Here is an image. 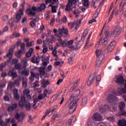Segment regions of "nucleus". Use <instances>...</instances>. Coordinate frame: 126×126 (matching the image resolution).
<instances>
[{"label":"nucleus","mask_w":126,"mask_h":126,"mask_svg":"<svg viewBox=\"0 0 126 126\" xmlns=\"http://www.w3.org/2000/svg\"><path fill=\"white\" fill-rule=\"evenodd\" d=\"M73 44V40H69V41H67V47L68 48L71 47L72 46V44Z\"/></svg>","instance_id":"2f4dec72"},{"label":"nucleus","mask_w":126,"mask_h":126,"mask_svg":"<svg viewBox=\"0 0 126 126\" xmlns=\"http://www.w3.org/2000/svg\"><path fill=\"white\" fill-rule=\"evenodd\" d=\"M23 51L21 50H19L17 52H16L15 53V55L16 57H17V58H20V56H21V53H22Z\"/></svg>","instance_id":"58836bf2"},{"label":"nucleus","mask_w":126,"mask_h":126,"mask_svg":"<svg viewBox=\"0 0 126 126\" xmlns=\"http://www.w3.org/2000/svg\"><path fill=\"white\" fill-rule=\"evenodd\" d=\"M95 55L97 57V59H98V60H104V58H105V55L103 53V51L99 49L96 50Z\"/></svg>","instance_id":"1a4fd4ad"},{"label":"nucleus","mask_w":126,"mask_h":126,"mask_svg":"<svg viewBox=\"0 0 126 126\" xmlns=\"http://www.w3.org/2000/svg\"><path fill=\"white\" fill-rule=\"evenodd\" d=\"M26 13L28 15H32V10L31 9H28L26 11Z\"/></svg>","instance_id":"49530a36"},{"label":"nucleus","mask_w":126,"mask_h":126,"mask_svg":"<svg viewBox=\"0 0 126 126\" xmlns=\"http://www.w3.org/2000/svg\"><path fill=\"white\" fill-rule=\"evenodd\" d=\"M32 55V48H30L29 50V52L26 54V57H27V58H30Z\"/></svg>","instance_id":"4c0bfd02"},{"label":"nucleus","mask_w":126,"mask_h":126,"mask_svg":"<svg viewBox=\"0 0 126 126\" xmlns=\"http://www.w3.org/2000/svg\"><path fill=\"white\" fill-rule=\"evenodd\" d=\"M9 76H12L13 78H15L17 77V73L13 71H9L8 72Z\"/></svg>","instance_id":"aec40b11"},{"label":"nucleus","mask_w":126,"mask_h":126,"mask_svg":"<svg viewBox=\"0 0 126 126\" xmlns=\"http://www.w3.org/2000/svg\"><path fill=\"white\" fill-rule=\"evenodd\" d=\"M119 126H126V120L125 119H122L118 121Z\"/></svg>","instance_id":"6ab92c4d"},{"label":"nucleus","mask_w":126,"mask_h":126,"mask_svg":"<svg viewBox=\"0 0 126 126\" xmlns=\"http://www.w3.org/2000/svg\"><path fill=\"white\" fill-rule=\"evenodd\" d=\"M58 42H59L60 45H61V46L63 48L64 47H67V40H63V39H62V38L59 37L58 39Z\"/></svg>","instance_id":"9b49d317"},{"label":"nucleus","mask_w":126,"mask_h":126,"mask_svg":"<svg viewBox=\"0 0 126 126\" xmlns=\"http://www.w3.org/2000/svg\"><path fill=\"white\" fill-rule=\"evenodd\" d=\"M32 11H35L37 12H40V10H39V9H38V7H36L35 6L32 7Z\"/></svg>","instance_id":"09e8293b"},{"label":"nucleus","mask_w":126,"mask_h":126,"mask_svg":"<svg viewBox=\"0 0 126 126\" xmlns=\"http://www.w3.org/2000/svg\"><path fill=\"white\" fill-rule=\"evenodd\" d=\"M61 21L62 22H63V23H66V21H67V18H66V16H63Z\"/></svg>","instance_id":"3c124183"},{"label":"nucleus","mask_w":126,"mask_h":126,"mask_svg":"<svg viewBox=\"0 0 126 126\" xmlns=\"http://www.w3.org/2000/svg\"><path fill=\"white\" fill-rule=\"evenodd\" d=\"M101 43L102 45L106 46V45H108V40H107V38H104L101 40Z\"/></svg>","instance_id":"e433bc0d"},{"label":"nucleus","mask_w":126,"mask_h":126,"mask_svg":"<svg viewBox=\"0 0 126 126\" xmlns=\"http://www.w3.org/2000/svg\"><path fill=\"white\" fill-rule=\"evenodd\" d=\"M63 34H65V35H67L68 34V30L67 29H66L64 27L63 28Z\"/></svg>","instance_id":"79ce46f5"},{"label":"nucleus","mask_w":126,"mask_h":126,"mask_svg":"<svg viewBox=\"0 0 126 126\" xmlns=\"http://www.w3.org/2000/svg\"><path fill=\"white\" fill-rule=\"evenodd\" d=\"M25 104V97L24 96H22L21 100L19 103L20 107H23Z\"/></svg>","instance_id":"412c9836"},{"label":"nucleus","mask_w":126,"mask_h":126,"mask_svg":"<svg viewBox=\"0 0 126 126\" xmlns=\"http://www.w3.org/2000/svg\"><path fill=\"white\" fill-rule=\"evenodd\" d=\"M12 54H13V51H12V49H10L8 53L6 55V57L10 60L12 58Z\"/></svg>","instance_id":"b1692460"},{"label":"nucleus","mask_w":126,"mask_h":126,"mask_svg":"<svg viewBox=\"0 0 126 126\" xmlns=\"http://www.w3.org/2000/svg\"><path fill=\"white\" fill-rule=\"evenodd\" d=\"M36 43H37V44H38V45H41V44H42V43H43V42L42 41V40H41V39H37L36 41Z\"/></svg>","instance_id":"69168bd1"},{"label":"nucleus","mask_w":126,"mask_h":126,"mask_svg":"<svg viewBox=\"0 0 126 126\" xmlns=\"http://www.w3.org/2000/svg\"><path fill=\"white\" fill-rule=\"evenodd\" d=\"M100 80H101V75H99L97 76V77L96 78V85L99 83V81H100Z\"/></svg>","instance_id":"c03bdc74"},{"label":"nucleus","mask_w":126,"mask_h":126,"mask_svg":"<svg viewBox=\"0 0 126 126\" xmlns=\"http://www.w3.org/2000/svg\"><path fill=\"white\" fill-rule=\"evenodd\" d=\"M115 12V9L112 11V13L110 15L109 19H108V22H111V20L113 19V17L114 16V13Z\"/></svg>","instance_id":"a19ab883"},{"label":"nucleus","mask_w":126,"mask_h":126,"mask_svg":"<svg viewBox=\"0 0 126 126\" xmlns=\"http://www.w3.org/2000/svg\"><path fill=\"white\" fill-rule=\"evenodd\" d=\"M103 117L99 113H95L94 115L93 119H90L88 121V126H92L93 125H94V121H96L99 122L102 121Z\"/></svg>","instance_id":"7ed1b4c3"},{"label":"nucleus","mask_w":126,"mask_h":126,"mask_svg":"<svg viewBox=\"0 0 126 126\" xmlns=\"http://www.w3.org/2000/svg\"><path fill=\"white\" fill-rule=\"evenodd\" d=\"M69 120H71L72 123V122H75V121H76V116L73 115Z\"/></svg>","instance_id":"603ef678"},{"label":"nucleus","mask_w":126,"mask_h":126,"mask_svg":"<svg viewBox=\"0 0 126 126\" xmlns=\"http://www.w3.org/2000/svg\"><path fill=\"white\" fill-rule=\"evenodd\" d=\"M42 52L43 54H46L48 52V47L47 46H45V47L43 49Z\"/></svg>","instance_id":"4d7b16f0"},{"label":"nucleus","mask_w":126,"mask_h":126,"mask_svg":"<svg viewBox=\"0 0 126 126\" xmlns=\"http://www.w3.org/2000/svg\"><path fill=\"white\" fill-rule=\"evenodd\" d=\"M12 36H13V37H15V38H18V37H19L20 36V33L14 32L13 33Z\"/></svg>","instance_id":"a18cd8bd"},{"label":"nucleus","mask_w":126,"mask_h":126,"mask_svg":"<svg viewBox=\"0 0 126 126\" xmlns=\"http://www.w3.org/2000/svg\"><path fill=\"white\" fill-rule=\"evenodd\" d=\"M80 94V90H75L72 95H71L70 100H68L69 109V114H72L76 110V107H77V103L79 101V98H76V97H78Z\"/></svg>","instance_id":"f257e3e1"},{"label":"nucleus","mask_w":126,"mask_h":126,"mask_svg":"<svg viewBox=\"0 0 126 126\" xmlns=\"http://www.w3.org/2000/svg\"><path fill=\"white\" fill-rule=\"evenodd\" d=\"M15 99H16V100H18L19 99V94H14Z\"/></svg>","instance_id":"052dcab7"},{"label":"nucleus","mask_w":126,"mask_h":126,"mask_svg":"<svg viewBox=\"0 0 126 126\" xmlns=\"http://www.w3.org/2000/svg\"><path fill=\"white\" fill-rule=\"evenodd\" d=\"M71 120H68L66 122V126H71Z\"/></svg>","instance_id":"de8ad7c7"},{"label":"nucleus","mask_w":126,"mask_h":126,"mask_svg":"<svg viewBox=\"0 0 126 126\" xmlns=\"http://www.w3.org/2000/svg\"><path fill=\"white\" fill-rule=\"evenodd\" d=\"M68 4H67V6L65 8V10L67 11H70V9H71V6L72 4H74L77 2L76 0H68Z\"/></svg>","instance_id":"6e6552de"},{"label":"nucleus","mask_w":126,"mask_h":126,"mask_svg":"<svg viewBox=\"0 0 126 126\" xmlns=\"http://www.w3.org/2000/svg\"><path fill=\"white\" fill-rule=\"evenodd\" d=\"M57 108H58V105H56L55 106H54L52 109H49L50 113H53L54 111L56 110Z\"/></svg>","instance_id":"6e6d98bb"},{"label":"nucleus","mask_w":126,"mask_h":126,"mask_svg":"<svg viewBox=\"0 0 126 126\" xmlns=\"http://www.w3.org/2000/svg\"><path fill=\"white\" fill-rule=\"evenodd\" d=\"M29 93H30V91H29V90L28 89H26L23 92V94H24V95H28V94H29Z\"/></svg>","instance_id":"864d4df0"},{"label":"nucleus","mask_w":126,"mask_h":126,"mask_svg":"<svg viewBox=\"0 0 126 126\" xmlns=\"http://www.w3.org/2000/svg\"><path fill=\"white\" fill-rule=\"evenodd\" d=\"M81 23V21L78 20L74 23L70 22L68 23V26L69 27V29H72L73 28V31H77L78 28H79V24Z\"/></svg>","instance_id":"20e7f679"},{"label":"nucleus","mask_w":126,"mask_h":126,"mask_svg":"<svg viewBox=\"0 0 126 126\" xmlns=\"http://www.w3.org/2000/svg\"><path fill=\"white\" fill-rule=\"evenodd\" d=\"M39 71L41 75H44L45 74V68L43 67L39 68Z\"/></svg>","instance_id":"c756f323"},{"label":"nucleus","mask_w":126,"mask_h":126,"mask_svg":"<svg viewBox=\"0 0 126 126\" xmlns=\"http://www.w3.org/2000/svg\"><path fill=\"white\" fill-rule=\"evenodd\" d=\"M46 4L42 3L40 5V7H38V9L39 10V11H42V10L46 9Z\"/></svg>","instance_id":"393cba45"},{"label":"nucleus","mask_w":126,"mask_h":126,"mask_svg":"<svg viewBox=\"0 0 126 126\" xmlns=\"http://www.w3.org/2000/svg\"><path fill=\"white\" fill-rule=\"evenodd\" d=\"M19 80H20L17 79L15 81L14 83L16 85H17V86H18L19 85Z\"/></svg>","instance_id":"338daca9"},{"label":"nucleus","mask_w":126,"mask_h":126,"mask_svg":"<svg viewBox=\"0 0 126 126\" xmlns=\"http://www.w3.org/2000/svg\"><path fill=\"white\" fill-rule=\"evenodd\" d=\"M22 75H25L26 76H28L29 75V71L24 70L21 72Z\"/></svg>","instance_id":"473e14b6"},{"label":"nucleus","mask_w":126,"mask_h":126,"mask_svg":"<svg viewBox=\"0 0 126 126\" xmlns=\"http://www.w3.org/2000/svg\"><path fill=\"white\" fill-rule=\"evenodd\" d=\"M24 4H25V2H23V4H22V8H20L17 12V14L16 15V18L18 21H19V20L21 19V16H23V12L24 11Z\"/></svg>","instance_id":"423d86ee"},{"label":"nucleus","mask_w":126,"mask_h":126,"mask_svg":"<svg viewBox=\"0 0 126 126\" xmlns=\"http://www.w3.org/2000/svg\"><path fill=\"white\" fill-rule=\"evenodd\" d=\"M14 85V83L13 82H11L9 83V84L8 85V87H9L10 88H11Z\"/></svg>","instance_id":"680f3d73"},{"label":"nucleus","mask_w":126,"mask_h":126,"mask_svg":"<svg viewBox=\"0 0 126 126\" xmlns=\"http://www.w3.org/2000/svg\"><path fill=\"white\" fill-rule=\"evenodd\" d=\"M6 66V63L5 62L4 63H2L0 64V70H2L4 67Z\"/></svg>","instance_id":"ea45409f"},{"label":"nucleus","mask_w":126,"mask_h":126,"mask_svg":"<svg viewBox=\"0 0 126 126\" xmlns=\"http://www.w3.org/2000/svg\"><path fill=\"white\" fill-rule=\"evenodd\" d=\"M80 41H79V42H78L76 45H74V46H71L69 49H71V50H75V51H76V50H78V49H79V42Z\"/></svg>","instance_id":"5701e85b"},{"label":"nucleus","mask_w":126,"mask_h":126,"mask_svg":"<svg viewBox=\"0 0 126 126\" xmlns=\"http://www.w3.org/2000/svg\"><path fill=\"white\" fill-rule=\"evenodd\" d=\"M75 57V56L74 55H72L71 57H70L68 60V62L70 64H71V63H72V60H73V59H74V57Z\"/></svg>","instance_id":"72a5a7b5"},{"label":"nucleus","mask_w":126,"mask_h":126,"mask_svg":"<svg viewBox=\"0 0 126 126\" xmlns=\"http://www.w3.org/2000/svg\"><path fill=\"white\" fill-rule=\"evenodd\" d=\"M32 84L34 88L36 87H39V81H36L35 83H33Z\"/></svg>","instance_id":"8fccbe9b"},{"label":"nucleus","mask_w":126,"mask_h":126,"mask_svg":"<svg viewBox=\"0 0 126 126\" xmlns=\"http://www.w3.org/2000/svg\"><path fill=\"white\" fill-rule=\"evenodd\" d=\"M87 97H84L82 100L81 105H86V104H87Z\"/></svg>","instance_id":"7c9ffc66"},{"label":"nucleus","mask_w":126,"mask_h":126,"mask_svg":"<svg viewBox=\"0 0 126 126\" xmlns=\"http://www.w3.org/2000/svg\"><path fill=\"white\" fill-rule=\"evenodd\" d=\"M121 116H126V111L125 109H123V111H120V112L117 114V117H121Z\"/></svg>","instance_id":"bb28decb"},{"label":"nucleus","mask_w":126,"mask_h":126,"mask_svg":"<svg viewBox=\"0 0 126 126\" xmlns=\"http://www.w3.org/2000/svg\"><path fill=\"white\" fill-rule=\"evenodd\" d=\"M21 50L22 52H24L25 51V43H21Z\"/></svg>","instance_id":"37998d69"},{"label":"nucleus","mask_w":126,"mask_h":126,"mask_svg":"<svg viewBox=\"0 0 126 126\" xmlns=\"http://www.w3.org/2000/svg\"><path fill=\"white\" fill-rule=\"evenodd\" d=\"M22 86L25 88L27 87V81H23L22 83Z\"/></svg>","instance_id":"bf43d9fd"},{"label":"nucleus","mask_w":126,"mask_h":126,"mask_svg":"<svg viewBox=\"0 0 126 126\" xmlns=\"http://www.w3.org/2000/svg\"><path fill=\"white\" fill-rule=\"evenodd\" d=\"M84 0V3H83V5L84 6H86L87 7V6H89L90 3H89V0Z\"/></svg>","instance_id":"c9c22d12"},{"label":"nucleus","mask_w":126,"mask_h":126,"mask_svg":"<svg viewBox=\"0 0 126 126\" xmlns=\"http://www.w3.org/2000/svg\"><path fill=\"white\" fill-rule=\"evenodd\" d=\"M115 49V41H112L107 47L108 52H112Z\"/></svg>","instance_id":"f8f14e48"},{"label":"nucleus","mask_w":126,"mask_h":126,"mask_svg":"<svg viewBox=\"0 0 126 126\" xmlns=\"http://www.w3.org/2000/svg\"><path fill=\"white\" fill-rule=\"evenodd\" d=\"M96 79V77L94 74L91 75L88 79V81L87 82V85L88 86H90V85H92L94 81Z\"/></svg>","instance_id":"9d476101"},{"label":"nucleus","mask_w":126,"mask_h":126,"mask_svg":"<svg viewBox=\"0 0 126 126\" xmlns=\"http://www.w3.org/2000/svg\"><path fill=\"white\" fill-rule=\"evenodd\" d=\"M2 19L4 21H6V20H8V16H4Z\"/></svg>","instance_id":"0e129e2a"},{"label":"nucleus","mask_w":126,"mask_h":126,"mask_svg":"<svg viewBox=\"0 0 126 126\" xmlns=\"http://www.w3.org/2000/svg\"><path fill=\"white\" fill-rule=\"evenodd\" d=\"M125 82L126 83L124 85V88L118 89V93H119V94H126V80Z\"/></svg>","instance_id":"4468645a"},{"label":"nucleus","mask_w":126,"mask_h":126,"mask_svg":"<svg viewBox=\"0 0 126 126\" xmlns=\"http://www.w3.org/2000/svg\"><path fill=\"white\" fill-rule=\"evenodd\" d=\"M115 79H116V82L118 83V84H121V85L125 84V79H124V77L122 75L116 76Z\"/></svg>","instance_id":"0eeeda50"},{"label":"nucleus","mask_w":126,"mask_h":126,"mask_svg":"<svg viewBox=\"0 0 126 126\" xmlns=\"http://www.w3.org/2000/svg\"><path fill=\"white\" fill-rule=\"evenodd\" d=\"M18 62V61L17 60V59H13L12 61V63H14V64L17 63Z\"/></svg>","instance_id":"774afa93"},{"label":"nucleus","mask_w":126,"mask_h":126,"mask_svg":"<svg viewBox=\"0 0 126 126\" xmlns=\"http://www.w3.org/2000/svg\"><path fill=\"white\" fill-rule=\"evenodd\" d=\"M17 108V104H12L11 106H10L8 108V112H12L14 110H15Z\"/></svg>","instance_id":"a211bd4d"},{"label":"nucleus","mask_w":126,"mask_h":126,"mask_svg":"<svg viewBox=\"0 0 126 126\" xmlns=\"http://www.w3.org/2000/svg\"><path fill=\"white\" fill-rule=\"evenodd\" d=\"M126 4V0H123L121 2L120 6V9L121 11H123V9H124V7H125V6Z\"/></svg>","instance_id":"4be33fe9"},{"label":"nucleus","mask_w":126,"mask_h":126,"mask_svg":"<svg viewBox=\"0 0 126 126\" xmlns=\"http://www.w3.org/2000/svg\"><path fill=\"white\" fill-rule=\"evenodd\" d=\"M119 108L120 111H123L125 110L126 108V103L124 101H121L119 103Z\"/></svg>","instance_id":"f3484780"},{"label":"nucleus","mask_w":126,"mask_h":126,"mask_svg":"<svg viewBox=\"0 0 126 126\" xmlns=\"http://www.w3.org/2000/svg\"><path fill=\"white\" fill-rule=\"evenodd\" d=\"M48 90H45L44 92H43V98H46L47 97V94H48Z\"/></svg>","instance_id":"13d9d810"},{"label":"nucleus","mask_w":126,"mask_h":126,"mask_svg":"<svg viewBox=\"0 0 126 126\" xmlns=\"http://www.w3.org/2000/svg\"><path fill=\"white\" fill-rule=\"evenodd\" d=\"M88 32H89L88 29H86L84 31L83 34L82 35L81 41L83 42V41L85 40V38H86V36H87V34H88Z\"/></svg>","instance_id":"dca6fc26"},{"label":"nucleus","mask_w":126,"mask_h":126,"mask_svg":"<svg viewBox=\"0 0 126 126\" xmlns=\"http://www.w3.org/2000/svg\"><path fill=\"white\" fill-rule=\"evenodd\" d=\"M33 58H32V63H39V62H40V57L39 56L37 57L36 58H35V61H33Z\"/></svg>","instance_id":"f704fd0d"},{"label":"nucleus","mask_w":126,"mask_h":126,"mask_svg":"<svg viewBox=\"0 0 126 126\" xmlns=\"http://www.w3.org/2000/svg\"><path fill=\"white\" fill-rule=\"evenodd\" d=\"M50 6L52 7V12H53V13H57V7H58V6L57 5L53 6V4H51Z\"/></svg>","instance_id":"c85d7f7f"},{"label":"nucleus","mask_w":126,"mask_h":126,"mask_svg":"<svg viewBox=\"0 0 126 126\" xmlns=\"http://www.w3.org/2000/svg\"><path fill=\"white\" fill-rule=\"evenodd\" d=\"M115 99L116 96H115L114 94H109L107 97V100L110 105L105 104L103 109L100 108L99 109L100 112H101V113H104V112H106V110H107V109H109V110H110V111L112 112H115V111H117V107L112 104H113V102H114V100Z\"/></svg>","instance_id":"f03ea898"},{"label":"nucleus","mask_w":126,"mask_h":126,"mask_svg":"<svg viewBox=\"0 0 126 126\" xmlns=\"http://www.w3.org/2000/svg\"><path fill=\"white\" fill-rule=\"evenodd\" d=\"M92 35V32H91L86 40V43L85 45L84 48L85 49H87L89 47H88V46H90V42H89V40H90V38H91V36Z\"/></svg>","instance_id":"ddd939ff"},{"label":"nucleus","mask_w":126,"mask_h":126,"mask_svg":"<svg viewBox=\"0 0 126 126\" xmlns=\"http://www.w3.org/2000/svg\"><path fill=\"white\" fill-rule=\"evenodd\" d=\"M57 50V48L55 47V50H54V51H52V54H53L54 57H57L58 55H57V50Z\"/></svg>","instance_id":"5fc2aeb1"},{"label":"nucleus","mask_w":126,"mask_h":126,"mask_svg":"<svg viewBox=\"0 0 126 126\" xmlns=\"http://www.w3.org/2000/svg\"><path fill=\"white\" fill-rule=\"evenodd\" d=\"M49 84H50V81H49V80H43L42 82V87L43 88H46V87H47Z\"/></svg>","instance_id":"2eb2a0df"},{"label":"nucleus","mask_w":126,"mask_h":126,"mask_svg":"<svg viewBox=\"0 0 126 126\" xmlns=\"http://www.w3.org/2000/svg\"><path fill=\"white\" fill-rule=\"evenodd\" d=\"M54 39L53 38H47L46 39V41H43V44H45L46 42L47 45H50V43H53Z\"/></svg>","instance_id":"cd10ccee"},{"label":"nucleus","mask_w":126,"mask_h":126,"mask_svg":"<svg viewBox=\"0 0 126 126\" xmlns=\"http://www.w3.org/2000/svg\"><path fill=\"white\" fill-rule=\"evenodd\" d=\"M32 46V42H27V48H30Z\"/></svg>","instance_id":"e2e57ef3"},{"label":"nucleus","mask_w":126,"mask_h":126,"mask_svg":"<svg viewBox=\"0 0 126 126\" xmlns=\"http://www.w3.org/2000/svg\"><path fill=\"white\" fill-rule=\"evenodd\" d=\"M103 59H96V63L95 64V66L96 67H99L100 65H101V63H102V62H103Z\"/></svg>","instance_id":"a878e982"},{"label":"nucleus","mask_w":126,"mask_h":126,"mask_svg":"<svg viewBox=\"0 0 126 126\" xmlns=\"http://www.w3.org/2000/svg\"><path fill=\"white\" fill-rule=\"evenodd\" d=\"M121 32L122 28L120 27H115L111 32V36H112V37H117V36H119V35L121 34Z\"/></svg>","instance_id":"39448f33"}]
</instances>
